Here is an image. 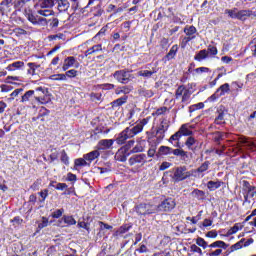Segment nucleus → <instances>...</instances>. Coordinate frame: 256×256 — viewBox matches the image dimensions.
<instances>
[{"label": "nucleus", "instance_id": "obj_55", "mask_svg": "<svg viewBox=\"0 0 256 256\" xmlns=\"http://www.w3.org/2000/svg\"><path fill=\"white\" fill-rule=\"evenodd\" d=\"M206 51L208 52V57H209V55L215 56L218 53L217 47H215V46H209Z\"/></svg>", "mask_w": 256, "mask_h": 256}, {"label": "nucleus", "instance_id": "obj_5", "mask_svg": "<svg viewBox=\"0 0 256 256\" xmlns=\"http://www.w3.org/2000/svg\"><path fill=\"white\" fill-rule=\"evenodd\" d=\"M35 99L40 105H47V103H51V94L47 88L38 87L35 89Z\"/></svg>", "mask_w": 256, "mask_h": 256}, {"label": "nucleus", "instance_id": "obj_11", "mask_svg": "<svg viewBox=\"0 0 256 256\" xmlns=\"http://www.w3.org/2000/svg\"><path fill=\"white\" fill-rule=\"evenodd\" d=\"M114 79L118 81V83H129V79H131V73L126 70H118L113 74Z\"/></svg>", "mask_w": 256, "mask_h": 256}, {"label": "nucleus", "instance_id": "obj_33", "mask_svg": "<svg viewBox=\"0 0 256 256\" xmlns=\"http://www.w3.org/2000/svg\"><path fill=\"white\" fill-rule=\"evenodd\" d=\"M177 51H179V46L173 45L166 55L167 61H171V59H175V55H177Z\"/></svg>", "mask_w": 256, "mask_h": 256}, {"label": "nucleus", "instance_id": "obj_7", "mask_svg": "<svg viewBox=\"0 0 256 256\" xmlns=\"http://www.w3.org/2000/svg\"><path fill=\"white\" fill-rule=\"evenodd\" d=\"M177 207V202L173 198H166L159 205L156 206V213H169Z\"/></svg>", "mask_w": 256, "mask_h": 256}, {"label": "nucleus", "instance_id": "obj_47", "mask_svg": "<svg viewBox=\"0 0 256 256\" xmlns=\"http://www.w3.org/2000/svg\"><path fill=\"white\" fill-rule=\"evenodd\" d=\"M196 245H198V247H202V249H207V247H209L207 241L201 237L196 239Z\"/></svg>", "mask_w": 256, "mask_h": 256}, {"label": "nucleus", "instance_id": "obj_31", "mask_svg": "<svg viewBox=\"0 0 256 256\" xmlns=\"http://www.w3.org/2000/svg\"><path fill=\"white\" fill-rule=\"evenodd\" d=\"M209 57V52L207 50H200L195 56V61H203L204 59H207Z\"/></svg>", "mask_w": 256, "mask_h": 256}, {"label": "nucleus", "instance_id": "obj_56", "mask_svg": "<svg viewBox=\"0 0 256 256\" xmlns=\"http://www.w3.org/2000/svg\"><path fill=\"white\" fill-rule=\"evenodd\" d=\"M203 107H205V104H203V102H200L198 104L190 106V111H197L198 109H203Z\"/></svg>", "mask_w": 256, "mask_h": 256}, {"label": "nucleus", "instance_id": "obj_9", "mask_svg": "<svg viewBox=\"0 0 256 256\" xmlns=\"http://www.w3.org/2000/svg\"><path fill=\"white\" fill-rule=\"evenodd\" d=\"M237 145L239 151H242L243 147H245V149H248L249 151H256V144L251 138L240 137Z\"/></svg>", "mask_w": 256, "mask_h": 256}, {"label": "nucleus", "instance_id": "obj_43", "mask_svg": "<svg viewBox=\"0 0 256 256\" xmlns=\"http://www.w3.org/2000/svg\"><path fill=\"white\" fill-rule=\"evenodd\" d=\"M52 81H67V75L65 74H54L50 76Z\"/></svg>", "mask_w": 256, "mask_h": 256}, {"label": "nucleus", "instance_id": "obj_52", "mask_svg": "<svg viewBox=\"0 0 256 256\" xmlns=\"http://www.w3.org/2000/svg\"><path fill=\"white\" fill-rule=\"evenodd\" d=\"M63 213H65L64 209H57L56 211H54L52 213V217H53V219H59L60 217L63 216Z\"/></svg>", "mask_w": 256, "mask_h": 256}, {"label": "nucleus", "instance_id": "obj_46", "mask_svg": "<svg viewBox=\"0 0 256 256\" xmlns=\"http://www.w3.org/2000/svg\"><path fill=\"white\" fill-rule=\"evenodd\" d=\"M243 241H245V239H242L239 242H237L236 244L232 245L230 247V253H233V251H239V249H242L243 248Z\"/></svg>", "mask_w": 256, "mask_h": 256}, {"label": "nucleus", "instance_id": "obj_2", "mask_svg": "<svg viewBox=\"0 0 256 256\" xmlns=\"http://www.w3.org/2000/svg\"><path fill=\"white\" fill-rule=\"evenodd\" d=\"M209 250L206 254L207 256H221L223 255V251L229 249V244L225 243L222 240H217L208 246Z\"/></svg>", "mask_w": 256, "mask_h": 256}, {"label": "nucleus", "instance_id": "obj_21", "mask_svg": "<svg viewBox=\"0 0 256 256\" xmlns=\"http://www.w3.org/2000/svg\"><path fill=\"white\" fill-rule=\"evenodd\" d=\"M100 155H101V152H99V150H93L90 153L84 154V159H86L88 162V165L91 166V163H93L95 159H99Z\"/></svg>", "mask_w": 256, "mask_h": 256}, {"label": "nucleus", "instance_id": "obj_48", "mask_svg": "<svg viewBox=\"0 0 256 256\" xmlns=\"http://www.w3.org/2000/svg\"><path fill=\"white\" fill-rule=\"evenodd\" d=\"M211 165V163L209 161L204 162L198 169H197V173H205V171H207V169H209V166Z\"/></svg>", "mask_w": 256, "mask_h": 256}, {"label": "nucleus", "instance_id": "obj_59", "mask_svg": "<svg viewBox=\"0 0 256 256\" xmlns=\"http://www.w3.org/2000/svg\"><path fill=\"white\" fill-rule=\"evenodd\" d=\"M14 33H16V35H17L18 37H21V35H27V30L22 29V28H16V29L14 30Z\"/></svg>", "mask_w": 256, "mask_h": 256}, {"label": "nucleus", "instance_id": "obj_35", "mask_svg": "<svg viewBox=\"0 0 256 256\" xmlns=\"http://www.w3.org/2000/svg\"><path fill=\"white\" fill-rule=\"evenodd\" d=\"M192 197H195L196 199H198L199 201L205 199V192L203 190H199V189H195L192 193H191Z\"/></svg>", "mask_w": 256, "mask_h": 256}, {"label": "nucleus", "instance_id": "obj_50", "mask_svg": "<svg viewBox=\"0 0 256 256\" xmlns=\"http://www.w3.org/2000/svg\"><path fill=\"white\" fill-rule=\"evenodd\" d=\"M105 33H107V28L102 27L100 31L92 38V41H95V39H100V37H105Z\"/></svg>", "mask_w": 256, "mask_h": 256}, {"label": "nucleus", "instance_id": "obj_28", "mask_svg": "<svg viewBox=\"0 0 256 256\" xmlns=\"http://www.w3.org/2000/svg\"><path fill=\"white\" fill-rule=\"evenodd\" d=\"M113 143V139H104L100 140L98 145L101 147V149H111V147H113Z\"/></svg>", "mask_w": 256, "mask_h": 256}, {"label": "nucleus", "instance_id": "obj_51", "mask_svg": "<svg viewBox=\"0 0 256 256\" xmlns=\"http://www.w3.org/2000/svg\"><path fill=\"white\" fill-rule=\"evenodd\" d=\"M153 73H155V72L149 71V70H140L138 72V76L139 77H151L153 75Z\"/></svg>", "mask_w": 256, "mask_h": 256}, {"label": "nucleus", "instance_id": "obj_37", "mask_svg": "<svg viewBox=\"0 0 256 256\" xmlns=\"http://www.w3.org/2000/svg\"><path fill=\"white\" fill-rule=\"evenodd\" d=\"M238 10H239L238 8L226 9L224 13L225 15H228L230 19H237Z\"/></svg>", "mask_w": 256, "mask_h": 256}, {"label": "nucleus", "instance_id": "obj_20", "mask_svg": "<svg viewBox=\"0 0 256 256\" xmlns=\"http://www.w3.org/2000/svg\"><path fill=\"white\" fill-rule=\"evenodd\" d=\"M147 156L145 154H136L129 159V165H137V163H141V165H145V159Z\"/></svg>", "mask_w": 256, "mask_h": 256}, {"label": "nucleus", "instance_id": "obj_54", "mask_svg": "<svg viewBox=\"0 0 256 256\" xmlns=\"http://www.w3.org/2000/svg\"><path fill=\"white\" fill-rule=\"evenodd\" d=\"M47 225H49V219H47L46 217H42V222L38 224V228L45 229Z\"/></svg>", "mask_w": 256, "mask_h": 256}, {"label": "nucleus", "instance_id": "obj_6", "mask_svg": "<svg viewBox=\"0 0 256 256\" xmlns=\"http://www.w3.org/2000/svg\"><path fill=\"white\" fill-rule=\"evenodd\" d=\"M243 195L244 202L243 205H247V203H251V199L256 196V187L249 184L248 181H243Z\"/></svg>", "mask_w": 256, "mask_h": 256}, {"label": "nucleus", "instance_id": "obj_40", "mask_svg": "<svg viewBox=\"0 0 256 256\" xmlns=\"http://www.w3.org/2000/svg\"><path fill=\"white\" fill-rule=\"evenodd\" d=\"M159 153H160V155H172L173 148L168 147V146H160Z\"/></svg>", "mask_w": 256, "mask_h": 256}, {"label": "nucleus", "instance_id": "obj_63", "mask_svg": "<svg viewBox=\"0 0 256 256\" xmlns=\"http://www.w3.org/2000/svg\"><path fill=\"white\" fill-rule=\"evenodd\" d=\"M101 93H92L91 94V99L92 101H101Z\"/></svg>", "mask_w": 256, "mask_h": 256}, {"label": "nucleus", "instance_id": "obj_4", "mask_svg": "<svg viewBox=\"0 0 256 256\" xmlns=\"http://www.w3.org/2000/svg\"><path fill=\"white\" fill-rule=\"evenodd\" d=\"M24 16L32 25H47L49 23V20L35 14L30 7L24 9Z\"/></svg>", "mask_w": 256, "mask_h": 256}, {"label": "nucleus", "instance_id": "obj_53", "mask_svg": "<svg viewBox=\"0 0 256 256\" xmlns=\"http://www.w3.org/2000/svg\"><path fill=\"white\" fill-rule=\"evenodd\" d=\"M181 137H183V135L181 134L180 130H178V132H176L174 135L170 137L169 141L170 143H172L173 141H179Z\"/></svg>", "mask_w": 256, "mask_h": 256}, {"label": "nucleus", "instance_id": "obj_41", "mask_svg": "<svg viewBox=\"0 0 256 256\" xmlns=\"http://www.w3.org/2000/svg\"><path fill=\"white\" fill-rule=\"evenodd\" d=\"M197 143V140L193 137L190 136L187 138L185 145L188 149H190L191 151H193V146Z\"/></svg>", "mask_w": 256, "mask_h": 256}, {"label": "nucleus", "instance_id": "obj_8", "mask_svg": "<svg viewBox=\"0 0 256 256\" xmlns=\"http://www.w3.org/2000/svg\"><path fill=\"white\" fill-rule=\"evenodd\" d=\"M191 172L187 171V167L180 166L176 167L173 170V177L172 179L179 183V181H185V179H189Z\"/></svg>", "mask_w": 256, "mask_h": 256}, {"label": "nucleus", "instance_id": "obj_42", "mask_svg": "<svg viewBox=\"0 0 256 256\" xmlns=\"http://www.w3.org/2000/svg\"><path fill=\"white\" fill-rule=\"evenodd\" d=\"M241 229H243V225H241V223H236L228 230V235H235V233H237V231H241Z\"/></svg>", "mask_w": 256, "mask_h": 256}, {"label": "nucleus", "instance_id": "obj_22", "mask_svg": "<svg viewBox=\"0 0 256 256\" xmlns=\"http://www.w3.org/2000/svg\"><path fill=\"white\" fill-rule=\"evenodd\" d=\"M57 9L60 13H65L68 11L71 4H69V0H55Z\"/></svg>", "mask_w": 256, "mask_h": 256}, {"label": "nucleus", "instance_id": "obj_19", "mask_svg": "<svg viewBox=\"0 0 256 256\" xmlns=\"http://www.w3.org/2000/svg\"><path fill=\"white\" fill-rule=\"evenodd\" d=\"M129 155H131V153H129V151H127L125 148H120L115 155V159H116V161L125 163V161H127V157H129Z\"/></svg>", "mask_w": 256, "mask_h": 256}, {"label": "nucleus", "instance_id": "obj_57", "mask_svg": "<svg viewBox=\"0 0 256 256\" xmlns=\"http://www.w3.org/2000/svg\"><path fill=\"white\" fill-rule=\"evenodd\" d=\"M190 249L191 251H193V253H198L199 255H203V250H201L199 246L195 244L191 245Z\"/></svg>", "mask_w": 256, "mask_h": 256}, {"label": "nucleus", "instance_id": "obj_61", "mask_svg": "<svg viewBox=\"0 0 256 256\" xmlns=\"http://www.w3.org/2000/svg\"><path fill=\"white\" fill-rule=\"evenodd\" d=\"M201 215H203V211H200L196 217H192L191 223H193V225H196V223L201 220Z\"/></svg>", "mask_w": 256, "mask_h": 256}, {"label": "nucleus", "instance_id": "obj_24", "mask_svg": "<svg viewBox=\"0 0 256 256\" xmlns=\"http://www.w3.org/2000/svg\"><path fill=\"white\" fill-rule=\"evenodd\" d=\"M27 75H30V77H33V75H36V71L37 69H39V67H41V65L35 63V62H29L27 64Z\"/></svg>", "mask_w": 256, "mask_h": 256}, {"label": "nucleus", "instance_id": "obj_27", "mask_svg": "<svg viewBox=\"0 0 256 256\" xmlns=\"http://www.w3.org/2000/svg\"><path fill=\"white\" fill-rule=\"evenodd\" d=\"M223 139H229V133L215 132L213 134V140L215 141V143H219V141H223Z\"/></svg>", "mask_w": 256, "mask_h": 256}, {"label": "nucleus", "instance_id": "obj_64", "mask_svg": "<svg viewBox=\"0 0 256 256\" xmlns=\"http://www.w3.org/2000/svg\"><path fill=\"white\" fill-rule=\"evenodd\" d=\"M169 167H171V163H169V162H163V163L160 165L159 169H160V171H165L166 169H169Z\"/></svg>", "mask_w": 256, "mask_h": 256}, {"label": "nucleus", "instance_id": "obj_44", "mask_svg": "<svg viewBox=\"0 0 256 256\" xmlns=\"http://www.w3.org/2000/svg\"><path fill=\"white\" fill-rule=\"evenodd\" d=\"M33 95H35V90H29L27 91L21 99L22 103H27V101H29V98L33 97Z\"/></svg>", "mask_w": 256, "mask_h": 256}, {"label": "nucleus", "instance_id": "obj_60", "mask_svg": "<svg viewBox=\"0 0 256 256\" xmlns=\"http://www.w3.org/2000/svg\"><path fill=\"white\" fill-rule=\"evenodd\" d=\"M195 73L201 75V73H209V68L207 67H199L195 69Z\"/></svg>", "mask_w": 256, "mask_h": 256}, {"label": "nucleus", "instance_id": "obj_38", "mask_svg": "<svg viewBox=\"0 0 256 256\" xmlns=\"http://www.w3.org/2000/svg\"><path fill=\"white\" fill-rule=\"evenodd\" d=\"M127 96H123L121 98L116 99L112 102V107H121V105H124V103H127Z\"/></svg>", "mask_w": 256, "mask_h": 256}, {"label": "nucleus", "instance_id": "obj_26", "mask_svg": "<svg viewBox=\"0 0 256 256\" xmlns=\"http://www.w3.org/2000/svg\"><path fill=\"white\" fill-rule=\"evenodd\" d=\"M25 67V62L16 61L6 67L7 71H17L19 69H23Z\"/></svg>", "mask_w": 256, "mask_h": 256}, {"label": "nucleus", "instance_id": "obj_1", "mask_svg": "<svg viewBox=\"0 0 256 256\" xmlns=\"http://www.w3.org/2000/svg\"><path fill=\"white\" fill-rule=\"evenodd\" d=\"M149 123V118H144L140 122H138L134 127H127L124 129L116 138V143L118 145L125 144V141L127 139H133L135 135H138V133H141L143 131V127Z\"/></svg>", "mask_w": 256, "mask_h": 256}, {"label": "nucleus", "instance_id": "obj_13", "mask_svg": "<svg viewBox=\"0 0 256 256\" xmlns=\"http://www.w3.org/2000/svg\"><path fill=\"white\" fill-rule=\"evenodd\" d=\"M230 91L231 87L229 86V83H225L216 90V92L211 96V99H219V97L227 95Z\"/></svg>", "mask_w": 256, "mask_h": 256}, {"label": "nucleus", "instance_id": "obj_49", "mask_svg": "<svg viewBox=\"0 0 256 256\" xmlns=\"http://www.w3.org/2000/svg\"><path fill=\"white\" fill-rule=\"evenodd\" d=\"M78 73L79 72L77 70L71 69V70L66 71V73L64 75H66V80H67V77H69V79H73V78L77 77Z\"/></svg>", "mask_w": 256, "mask_h": 256}, {"label": "nucleus", "instance_id": "obj_39", "mask_svg": "<svg viewBox=\"0 0 256 256\" xmlns=\"http://www.w3.org/2000/svg\"><path fill=\"white\" fill-rule=\"evenodd\" d=\"M60 161L66 166H69V155L65 150L60 151Z\"/></svg>", "mask_w": 256, "mask_h": 256}, {"label": "nucleus", "instance_id": "obj_17", "mask_svg": "<svg viewBox=\"0 0 256 256\" xmlns=\"http://www.w3.org/2000/svg\"><path fill=\"white\" fill-rule=\"evenodd\" d=\"M55 6V0H38L35 4L36 9H53Z\"/></svg>", "mask_w": 256, "mask_h": 256}, {"label": "nucleus", "instance_id": "obj_30", "mask_svg": "<svg viewBox=\"0 0 256 256\" xmlns=\"http://www.w3.org/2000/svg\"><path fill=\"white\" fill-rule=\"evenodd\" d=\"M74 167L75 169H77V167H90V165H89V162L83 156V158H77L74 161Z\"/></svg>", "mask_w": 256, "mask_h": 256}, {"label": "nucleus", "instance_id": "obj_15", "mask_svg": "<svg viewBox=\"0 0 256 256\" xmlns=\"http://www.w3.org/2000/svg\"><path fill=\"white\" fill-rule=\"evenodd\" d=\"M71 225H77V220L73 216L64 215L60 220H58V227H65Z\"/></svg>", "mask_w": 256, "mask_h": 256}, {"label": "nucleus", "instance_id": "obj_18", "mask_svg": "<svg viewBox=\"0 0 256 256\" xmlns=\"http://www.w3.org/2000/svg\"><path fill=\"white\" fill-rule=\"evenodd\" d=\"M193 129H195V125L186 123L180 127L179 131L184 137H191L193 135Z\"/></svg>", "mask_w": 256, "mask_h": 256}, {"label": "nucleus", "instance_id": "obj_12", "mask_svg": "<svg viewBox=\"0 0 256 256\" xmlns=\"http://www.w3.org/2000/svg\"><path fill=\"white\" fill-rule=\"evenodd\" d=\"M71 67H75V69H79V62L75 57L68 56L64 59L62 70L68 71L69 69H71Z\"/></svg>", "mask_w": 256, "mask_h": 256}, {"label": "nucleus", "instance_id": "obj_58", "mask_svg": "<svg viewBox=\"0 0 256 256\" xmlns=\"http://www.w3.org/2000/svg\"><path fill=\"white\" fill-rule=\"evenodd\" d=\"M59 155H60L59 150L56 149L54 152L50 154L51 161H57V159H59Z\"/></svg>", "mask_w": 256, "mask_h": 256}, {"label": "nucleus", "instance_id": "obj_14", "mask_svg": "<svg viewBox=\"0 0 256 256\" xmlns=\"http://www.w3.org/2000/svg\"><path fill=\"white\" fill-rule=\"evenodd\" d=\"M0 11L2 15H8L13 11V0H2L0 2Z\"/></svg>", "mask_w": 256, "mask_h": 256}, {"label": "nucleus", "instance_id": "obj_16", "mask_svg": "<svg viewBox=\"0 0 256 256\" xmlns=\"http://www.w3.org/2000/svg\"><path fill=\"white\" fill-rule=\"evenodd\" d=\"M184 33L187 35L184 40L186 41V43H189V41H193V39H195V33H197V28H195V26H185Z\"/></svg>", "mask_w": 256, "mask_h": 256}, {"label": "nucleus", "instance_id": "obj_3", "mask_svg": "<svg viewBox=\"0 0 256 256\" xmlns=\"http://www.w3.org/2000/svg\"><path fill=\"white\" fill-rule=\"evenodd\" d=\"M134 211L140 217L153 215L157 213V205H153L151 203H140L134 207Z\"/></svg>", "mask_w": 256, "mask_h": 256}, {"label": "nucleus", "instance_id": "obj_36", "mask_svg": "<svg viewBox=\"0 0 256 256\" xmlns=\"http://www.w3.org/2000/svg\"><path fill=\"white\" fill-rule=\"evenodd\" d=\"M138 94L141 96V97H147V98H151L153 97V90H147L145 88H140L138 90Z\"/></svg>", "mask_w": 256, "mask_h": 256}, {"label": "nucleus", "instance_id": "obj_62", "mask_svg": "<svg viewBox=\"0 0 256 256\" xmlns=\"http://www.w3.org/2000/svg\"><path fill=\"white\" fill-rule=\"evenodd\" d=\"M130 91H133V86H123L122 87V93L124 95H129Z\"/></svg>", "mask_w": 256, "mask_h": 256}, {"label": "nucleus", "instance_id": "obj_23", "mask_svg": "<svg viewBox=\"0 0 256 256\" xmlns=\"http://www.w3.org/2000/svg\"><path fill=\"white\" fill-rule=\"evenodd\" d=\"M101 51H103V45L96 44V45L90 47L88 50H86L84 55H85V57H89V55H93L95 53H101Z\"/></svg>", "mask_w": 256, "mask_h": 256}, {"label": "nucleus", "instance_id": "obj_29", "mask_svg": "<svg viewBox=\"0 0 256 256\" xmlns=\"http://www.w3.org/2000/svg\"><path fill=\"white\" fill-rule=\"evenodd\" d=\"M37 15H41L42 17H51L55 15V11H53L51 8L38 9Z\"/></svg>", "mask_w": 256, "mask_h": 256}, {"label": "nucleus", "instance_id": "obj_10", "mask_svg": "<svg viewBox=\"0 0 256 256\" xmlns=\"http://www.w3.org/2000/svg\"><path fill=\"white\" fill-rule=\"evenodd\" d=\"M176 99H181L182 103H189L191 99V91L185 88V86H179L175 92Z\"/></svg>", "mask_w": 256, "mask_h": 256}, {"label": "nucleus", "instance_id": "obj_34", "mask_svg": "<svg viewBox=\"0 0 256 256\" xmlns=\"http://www.w3.org/2000/svg\"><path fill=\"white\" fill-rule=\"evenodd\" d=\"M217 113H218V115L215 119V123L217 125H222V123H225V114H226V112L220 109V110L217 111Z\"/></svg>", "mask_w": 256, "mask_h": 256}, {"label": "nucleus", "instance_id": "obj_45", "mask_svg": "<svg viewBox=\"0 0 256 256\" xmlns=\"http://www.w3.org/2000/svg\"><path fill=\"white\" fill-rule=\"evenodd\" d=\"M172 155H175L176 157H187V152L183 149H173L172 148Z\"/></svg>", "mask_w": 256, "mask_h": 256}, {"label": "nucleus", "instance_id": "obj_25", "mask_svg": "<svg viewBox=\"0 0 256 256\" xmlns=\"http://www.w3.org/2000/svg\"><path fill=\"white\" fill-rule=\"evenodd\" d=\"M253 15V11L251 10H238L237 19L239 21L247 20V17H251Z\"/></svg>", "mask_w": 256, "mask_h": 256}, {"label": "nucleus", "instance_id": "obj_32", "mask_svg": "<svg viewBox=\"0 0 256 256\" xmlns=\"http://www.w3.org/2000/svg\"><path fill=\"white\" fill-rule=\"evenodd\" d=\"M221 185H223V182L216 180V181H209L207 183V188L210 191H215L216 189H219V187H221Z\"/></svg>", "mask_w": 256, "mask_h": 256}]
</instances>
